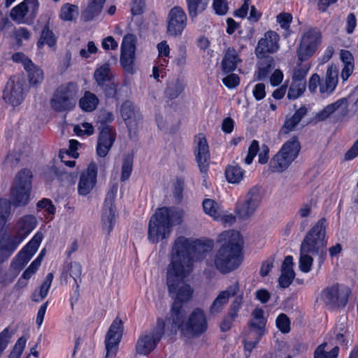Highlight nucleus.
Instances as JSON below:
<instances>
[{
  "label": "nucleus",
  "mask_w": 358,
  "mask_h": 358,
  "mask_svg": "<svg viewBox=\"0 0 358 358\" xmlns=\"http://www.w3.org/2000/svg\"><path fill=\"white\" fill-rule=\"evenodd\" d=\"M213 247L212 241H191L185 236L178 237L171 250V262L168 266L169 289L174 290L184 275V268L192 270L194 261L203 260Z\"/></svg>",
  "instance_id": "f257e3e1"
},
{
  "label": "nucleus",
  "mask_w": 358,
  "mask_h": 358,
  "mask_svg": "<svg viewBox=\"0 0 358 358\" xmlns=\"http://www.w3.org/2000/svg\"><path fill=\"white\" fill-rule=\"evenodd\" d=\"M220 239L224 243L215 253L214 265L220 273L228 274L237 269L243 260V240L235 230L223 231Z\"/></svg>",
  "instance_id": "f03ea898"
},
{
  "label": "nucleus",
  "mask_w": 358,
  "mask_h": 358,
  "mask_svg": "<svg viewBox=\"0 0 358 358\" xmlns=\"http://www.w3.org/2000/svg\"><path fill=\"white\" fill-rule=\"evenodd\" d=\"M182 211L176 207H162L150 217L148 229V240L152 244L166 241L176 225L182 222Z\"/></svg>",
  "instance_id": "7ed1b4c3"
},
{
  "label": "nucleus",
  "mask_w": 358,
  "mask_h": 358,
  "mask_svg": "<svg viewBox=\"0 0 358 358\" xmlns=\"http://www.w3.org/2000/svg\"><path fill=\"white\" fill-rule=\"evenodd\" d=\"M327 227L326 218L322 217L318 220L306 233L300 246L302 251L317 256L320 267L324 264L327 256Z\"/></svg>",
  "instance_id": "20e7f679"
},
{
  "label": "nucleus",
  "mask_w": 358,
  "mask_h": 358,
  "mask_svg": "<svg viewBox=\"0 0 358 358\" xmlns=\"http://www.w3.org/2000/svg\"><path fill=\"white\" fill-rule=\"evenodd\" d=\"M33 174L28 169H21L15 176L10 190V203L14 208L24 207L31 200Z\"/></svg>",
  "instance_id": "39448f33"
},
{
  "label": "nucleus",
  "mask_w": 358,
  "mask_h": 358,
  "mask_svg": "<svg viewBox=\"0 0 358 358\" xmlns=\"http://www.w3.org/2000/svg\"><path fill=\"white\" fill-rule=\"evenodd\" d=\"M301 150V143L296 136H293L285 141L280 150L271 159L269 168L272 172L282 173L298 157Z\"/></svg>",
  "instance_id": "423d86ee"
},
{
  "label": "nucleus",
  "mask_w": 358,
  "mask_h": 358,
  "mask_svg": "<svg viewBox=\"0 0 358 358\" xmlns=\"http://www.w3.org/2000/svg\"><path fill=\"white\" fill-rule=\"evenodd\" d=\"M92 77L97 87L106 99H119L117 95L119 83L108 62L97 65Z\"/></svg>",
  "instance_id": "0eeeda50"
},
{
  "label": "nucleus",
  "mask_w": 358,
  "mask_h": 358,
  "mask_svg": "<svg viewBox=\"0 0 358 358\" xmlns=\"http://www.w3.org/2000/svg\"><path fill=\"white\" fill-rule=\"evenodd\" d=\"M77 92V85L73 82L59 86L50 99L52 109L59 113L71 110L75 106Z\"/></svg>",
  "instance_id": "6e6552de"
},
{
  "label": "nucleus",
  "mask_w": 358,
  "mask_h": 358,
  "mask_svg": "<svg viewBox=\"0 0 358 358\" xmlns=\"http://www.w3.org/2000/svg\"><path fill=\"white\" fill-rule=\"evenodd\" d=\"M338 71L336 67L327 68L324 79H321L317 73H313L309 78L308 89L310 94H315L319 88L320 94L324 97L331 95L336 90L338 81Z\"/></svg>",
  "instance_id": "1a4fd4ad"
},
{
  "label": "nucleus",
  "mask_w": 358,
  "mask_h": 358,
  "mask_svg": "<svg viewBox=\"0 0 358 358\" xmlns=\"http://www.w3.org/2000/svg\"><path fill=\"white\" fill-rule=\"evenodd\" d=\"M27 85L24 78L20 75L12 76L3 90L4 101L13 107L20 105L25 99Z\"/></svg>",
  "instance_id": "9d476101"
},
{
  "label": "nucleus",
  "mask_w": 358,
  "mask_h": 358,
  "mask_svg": "<svg viewBox=\"0 0 358 358\" xmlns=\"http://www.w3.org/2000/svg\"><path fill=\"white\" fill-rule=\"evenodd\" d=\"M262 200V196L259 187H253L248 192L244 201L238 200L234 210L235 215L242 220H246L251 217Z\"/></svg>",
  "instance_id": "9b49d317"
},
{
  "label": "nucleus",
  "mask_w": 358,
  "mask_h": 358,
  "mask_svg": "<svg viewBox=\"0 0 358 358\" xmlns=\"http://www.w3.org/2000/svg\"><path fill=\"white\" fill-rule=\"evenodd\" d=\"M42 239V234L36 233L13 259L10 270L17 273L22 270L38 250Z\"/></svg>",
  "instance_id": "f8f14e48"
},
{
  "label": "nucleus",
  "mask_w": 358,
  "mask_h": 358,
  "mask_svg": "<svg viewBox=\"0 0 358 358\" xmlns=\"http://www.w3.org/2000/svg\"><path fill=\"white\" fill-rule=\"evenodd\" d=\"M321 41V33L317 28H310L301 38L297 49L299 60L303 62L312 57Z\"/></svg>",
  "instance_id": "ddd939ff"
},
{
  "label": "nucleus",
  "mask_w": 358,
  "mask_h": 358,
  "mask_svg": "<svg viewBox=\"0 0 358 358\" xmlns=\"http://www.w3.org/2000/svg\"><path fill=\"white\" fill-rule=\"evenodd\" d=\"M338 284L327 287L321 292V299L330 308L344 307L348 301L349 290H340Z\"/></svg>",
  "instance_id": "4468645a"
},
{
  "label": "nucleus",
  "mask_w": 358,
  "mask_h": 358,
  "mask_svg": "<svg viewBox=\"0 0 358 358\" xmlns=\"http://www.w3.org/2000/svg\"><path fill=\"white\" fill-rule=\"evenodd\" d=\"M123 324L121 320L115 318L107 332L105 339L106 350V358H114L121 341Z\"/></svg>",
  "instance_id": "2eb2a0df"
},
{
  "label": "nucleus",
  "mask_w": 358,
  "mask_h": 358,
  "mask_svg": "<svg viewBox=\"0 0 358 358\" xmlns=\"http://www.w3.org/2000/svg\"><path fill=\"white\" fill-rule=\"evenodd\" d=\"M12 60L15 63H21L27 71L29 83L31 86H36L43 80V70L35 65L32 61L23 52H15L12 55Z\"/></svg>",
  "instance_id": "dca6fc26"
},
{
  "label": "nucleus",
  "mask_w": 358,
  "mask_h": 358,
  "mask_svg": "<svg viewBox=\"0 0 358 358\" xmlns=\"http://www.w3.org/2000/svg\"><path fill=\"white\" fill-rule=\"evenodd\" d=\"M24 236L3 232L0 234V264L7 261L24 241Z\"/></svg>",
  "instance_id": "f3484780"
},
{
  "label": "nucleus",
  "mask_w": 358,
  "mask_h": 358,
  "mask_svg": "<svg viewBox=\"0 0 358 358\" xmlns=\"http://www.w3.org/2000/svg\"><path fill=\"white\" fill-rule=\"evenodd\" d=\"M336 111L338 113L334 117V122H341L348 113V101L346 98H341L328 104L316 114L315 117L318 121H324Z\"/></svg>",
  "instance_id": "a211bd4d"
},
{
  "label": "nucleus",
  "mask_w": 358,
  "mask_h": 358,
  "mask_svg": "<svg viewBox=\"0 0 358 358\" xmlns=\"http://www.w3.org/2000/svg\"><path fill=\"white\" fill-rule=\"evenodd\" d=\"M187 25V15L179 6L172 8L169 13L167 34L172 36H180Z\"/></svg>",
  "instance_id": "6ab92c4d"
},
{
  "label": "nucleus",
  "mask_w": 358,
  "mask_h": 358,
  "mask_svg": "<svg viewBox=\"0 0 358 358\" xmlns=\"http://www.w3.org/2000/svg\"><path fill=\"white\" fill-rule=\"evenodd\" d=\"M97 166L92 162L87 169L80 173L78 184V192L80 195L87 196L92 192L97 182Z\"/></svg>",
  "instance_id": "aec40b11"
},
{
  "label": "nucleus",
  "mask_w": 358,
  "mask_h": 358,
  "mask_svg": "<svg viewBox=\"0 0 358 358\" xmlns=\"http://www.w3.org/2000/svg\"><path fill=\"white\" fill-rule=\"evenodd\" d=\"M194 155L200 173L203 178H206L209 169L210 152L207 140L202 134L198 136Z\"/></svg>",
  "instance_id": "412c9836"
},
{
  "label": "nucleus",
  "mask_w": 358,
  "mask_h": 358,
  "mask_svg": "<svg viewBox=\"0 0 358 358\" xmlns=\"http://www.w3.org/2000/svg\"><path fill=\"white\" fill-rule=\"evenodd\" d=\"M99 134L96 148V154L100 157H105L116 139V130L112 126L98 128Z\"/></svg>",
  "instance_id": "4be33fe9"
},
{
  "label": "nucleus",
  "mask_w": 358,
  "mask_h": 358,
  "mask_svg": "<svg viewBox=\"0 0 358 358\" xmlns=\"http://www.w3.org/2000/svg\"><path fill=\"white\" fill-rule=\"evenodd\" d=\"M279 39V35L275 31L271 30L266 31L264 38L259 40L255 48L257 57H264L266 53L276 52L280 48Z\"/></svg>",
  "instance_id": "5701e85b"
},
{
  "label": "nucleus",
  "mask_w": 358,
  "mask_h": 358,
  "mask_svg": "<svg viewBox=\"0 0 358 358\" xmlns=\"http://www.w3.org/2000/svg\"><path fill=\"white\" fill-rule=\"evenodd\" d=\"M207 328L208 323L204 311L200 308H194L186 324L187 331L194 336H199L205 332Z\"/></svg>",
  "instance_id": "b1692460"
},
{
  "label": "nucleus",
  "mask_w": 358,
  "mask_h": 358,
  "mask_svg": "<svg viewBox=\"0 0 358 358\" xmlns=\"http://www.w3.org/2000/svg\"><path fill=\"white\" fill-rule=\"evenodd\" d=\"M38 7V0H24L11 9L10 16L18 24L24 23V17L28 10H31L32 13H36Z\"/></svg>",
  "instance_id": "393cba45"
},
{
  "label": "nucleus",
  "mask_w": 358,
  "mask_h": 358,
  "mask_svg": "<svg viewBox=\"0 0 358 358\" xmlns=\"http://www.w3.org/2000/svg\"><path fill=\"white\" fill-rule=\"evenodd\" d=\"M185 268H184V275L181 280H180L175 286L174 290L171 292L169 289L168 283V273H166V284L168 287V291L170 296L174 298V301L181 303L182 304L185 302L188 301L192 296L193 289L191 286L188 284L183 283L185 278Z\"/></svg>",
  "instance_id": "a878e982"
},
{
  "label": "nucleus",
  "mask_w": 358,
  "mask_h": 358,
  "mask_svg": "<svg viewBox=\"0 0 358 358\" xmlns=\"http://www.w3.org/2000/svg\"><path fill=\"white\" fill-rule=\"evenodd\" d=\"M308 110L305 106H301L296 110L294 113L289 117H286L285 122L280 128V133L282 134H288L295 130L297 125L301 120L306 115Z\"/></svg>",
  "instance_id": "bb28decb"
},
{
  "label": "nucleus",
  "mask_w": 358,
  "mask_h": 358,
  "mask_svg": "<svg viewBox=\"0 0 358 358\" xmlns=\"http://www.w3.org/2000/svg\"><path fill=\"white\" fill-rule=\"evenodd\" d=\"M251 315L252 319L249 321L248 326L250 329L256 331L257 336L262 337L265 334L267 322L264 311L262 308H255Z\"/></svg>",
  "instance_id": "cd10ccee"
},
{
  "label": "nucleus",
  "mask_w": 358,
  "mask_h": 358,
  "mask_svg": "<svg viewBox=\"0 0 358 358\" xmlns=\"http://www.w3.org/2000/svg\"><path fill=\"white\" fill-rule=\"evenodd\" d=\"M257 64V70L254 73L253 81H262L268 78L275 68V62L271 57H262Z\"/></svg>",
  "instance_id": "c85d7f7f"
},
{
  "label": "nucleus",
  "mask_w": 358,
  "mask_h": 358,
  "mask_svg": "<svg viewBox=\"0 0 358 358\" xmlns=\"http://www.w3.org/2000/svg\"><path fill=\"white\" fill-rule=\"evenodd\" d=\"M239 62H241V59L236 50L234 48H227L221 62L222 72L226 74L232 73Z\"/></svg>",
  "instance_id": "c756f323"
},
{
  "label": "nucleus",
  "mask_w": 358,
  "mask_h": 358,
  "mask_svg": "<svg viewBox=\"0 0 358 358\" xmlns=\"http://www.w3.org/2000/svg\"><path fill=\"white\" fill-rule=\"evenodd\" d=\"M57 42V37L50 28L49 22L43 27L40 37L36 43L38 49H42L44 45H48L50 48L55 49Z\"/></svg>",
  "instance_id": "7c9ffc66"
},
{
  "label": "nucleus",
  "mask_w": 358,
  "mask_h": 358,
  "mask_svg": "<svg viewBox=\"0 0 358 358\" xmlns=\"http://www.w3.org/2000/svg\"><path fill=\"white\" fill-rule=\"evenodd\" d=\"M185 317L182 304L173 301L171 308V316L169 318V321L171 322L172 330L176 331L181 328L184 324Z\"/></svg>",
  "instance_id": "2f4dec72"
},
{
  "label": "nucleus",
  "mask_w": 358,
  "mask_h": 358,
  "mask_svg": "<svg viewBox=\"0 0 358 358\" xmlns=\"http://www.w3.org/2000/svg\"><path fill=\"white\" fill-rule=\"evenodd\" d=\"M159 342L148 334L141 335L136 343V351L137 354L148 355L156 348Z\"/></svg>",
  "instance_id": "473e14b6"
},
{
  "label": "nucleus",
  "mask_w": 358,
  "mask_h": 358,
  "mask_svg": "<svg viewBox=\"0 0 358 358\" xmlns=\"http://www.w3.org/2000/svg\"><path fill=\"white\" fill-rule=\"evenodd\" d=\"M106 0H89L87 6L83 10L81 16L85 22L92 20L99 15Z\"/></svg>",
  "instance_id": "72a5a7b5"
},
{
  "label": "nucleus",
  "mask_w": 358,
  "mask_h": 358,
  "mask_svg": "<svg viewBox=\"0 0 358 358\" xmlns=\"http://www.w3.org/2000/svg\"><path fill=\"white\" fill-rule=\"evenodd\" d=\"M37 224L36 218L32 215H26L22 217L17 223L18 233L24 238L35 229Z\"/></svg>",
  "instance_id": "f704fd0d"
},
{
  "label": "nucleus",
  "mask_w": 358,
  "mask_h": 358,
  "mask_svg": "<svg viewBox=\"0 0 358 358\" xmlns=\"http://www.w3.org/2000/svg\"><path fill=\"white\" fill-rule=\"evenodd\" d=\"M340 58L344 65L341 76L343 80H346L353 72L354 57L349 50H341Z\"/></svg>",
  "instance_id": "c9c22d12"
},
{
  "label": "nucleus",
  "mask_w": 358,
  "mask_h": 358,
  "mask_svg": "<svg viewBox=\"0 0 358 358\" xmlns=\"http://www.w3.org/2000/svg\"><path fill=\"white\" fill-rule=\"evenodd\" d=\"M99 103V99L97 96L90 91H86L79 101V106L85 112L94 111Z\"/></svg>",
  "instance_id": "e433bc0d"
},
{
  "label": "nucleus",
  "mask_w": 358,
  "mask_h": 358,
  "mask_svg": "<svg viewBox=\"0 0 358 358\" xmlns=\"http://www.w3.org/2000/svg\"><path fill=\"white\" fill-rule=\"evenodd\" d=\"M224 174L229 183L238 184L243 179L245 171L238 164H231L226 167Z\"/></svg>",
  "instance_id": "4c0bfd02"
},
{
  "label": "nucleus",
  "mask_w": 358,
  "mask_h": 358,
  "mask_svg": "<svg viewBox=\"0 0 358 358\" xmlns=\"http://www.w3.org/2000/svg\"><path fill=\"white\" fill-rule=\"evenodd\" d=\"M120 114L130 132L133 126V120L136 117L134 108L131 101L127 100L122 103L120 107Z\"/></svg>",
  "instance_id": "58836bf2"
},
{
  "label": "nucleus",
  "mask_w": 358,
  "mask_h": 358,
  "mask_svg": "<svg viewBox=\"0 0 358 358\" xmlns=\"http://www.w3.org/2000/svg\"><path fill=\"white\" fill-rule=\"evenodd\" d=\"M53 274L52 273H49L47 274L44 281L41 284L39 291L36 290L31 296V299L34 302H40L43 299H45L49 292L50 288L52 282L53 280Z\"/></svg>",
  "instance_id": "ea45409f"
},
{
  "label": "nucleus",
  "mask_w": 358,
  "mask_h": 358,
  "mask_svg": "<svg viewBox=\"0 0 358 358\" xmlns=\"http://www.w3.org/2000/svg\"><path fill=\"white\" fill-rule=\"evenodd\" d=\"M135 58V50L133 48L130 50L122 49L120 55V64L122 67L128 73H133L134 62Z\"/></svg>",
  "instance_id": "a19ab883"
},
{
  "label": "nucleus",
  "mask_w": 358,
  "mask_h": 358,
  "mask_svg": "<svg viewBox=\"0 0 358 358\" xmlns=\"http://www.w3.org/2000/svg\"><path fill=\"white\" fill-rule=\"evenodd\" d=\"M184 90L183 80L176 78L168 83L165 90V96L170 100L176 99Z\"/></svg>",
  "instance_id": "79ce46f5"
},
{
  "label": "nucleus",
  "mask_w": 358,
  "mask_h": 358,
  "mask_svg": "<svg viewBox=\"0 0 358 358\" xmlns=\"http://www.w3.org/2000/svg\"><path fill=\"white\" fill-rule=\"evenodd\" d=\"M209 0H186L188 13L192 19L196 17L199 13L206 10Z\"/></svg>",
  "instance_id": "37998d69"
},
{
  "label": "nucleus",
  "mask_w": 358,
  "mask_h": 358,
  "mask_svg": "<svg viewBox=\"0 0 358 358\" xmlns=\"http://www.w3.org/2000/svg\"><path fill=\"white\" fill-rule=\"evenodd\" d=\"M78 15V6L71 3H64L60 10L59 17L64 21H72Z\"/></svg>",
  "instance_id": "c03bdc74"
},
{
  "label": "nucleus",
  "mask_w": 358,
  "mask_h": 358,
  "mask_svg": "<svg viewBox=\"0 0 358 358\" xmlns=\"http://www.w3.org/2000/svg\"><path fill=\"white\" fill-rule=\"evenodd\" d=\"M203 208L207 215L213 217L215 220H219L221 217L219 205L216 201L210 199H206L202 203Z\"/></svg>",
  "instance_id": "a18cd8bd"
},
{
  "label": "nucleus",
  "mask_w": 358,
  "mask_h": 358,
  "mask_svg": "<svg viewBox=\"0 0 358 358\" xmlns=\"http://www.w3.org/2000/svg\"><path fill=\"white\" fill-rule=\"evenodd\" d=\"M45 254V249L42 250L38 257L31 263V264L23 272L20 278L29 280L36 272L41 266L42 259ZM21 279L19 280L20 281Z\"/></svg>",
  "instance_id": "49530a36"
},
{
  "label": "nucleus",
  "mask_w": 358,
  "mask_h": 358,
  "mask_svg": "<svg viewBox=\"0 0 358 358\" xmlns=\"http://www.w3.org/2000/svg\"><path fill=\"white\" fill-rule=\"evenodd\" d=\"M327 345L326 342L320 344L314 352V358H337L339 352L338 346L334 347L329 352L325 351Z\"/></svg>",
  "instance_id": "de8ad7c7"
},
{
  "label": "nucleus",
  "mask_w": 358,
  "mask_h": 358,
  "mask_svg": "<svg viewBox=\"0 0 358 358\" xmlns=\"http://www.w3.org/2000/svg\"><path fill=\"white\" fill-rule=\"evenodd\" d=\"M228 302L229 301L219 293L209 307V315L210 316L219 315L222 312L224 306L228 303Z\"/></svg>",
  "instance_id": "09e8293b"
},
{
  "label": "nucleus",
  "mask_w": 358,
  "mask_h": 358,
  "mask_svg": "<svg viewBox=\"0 0 358 358\" xmlns=\"http://www.w3.org/2000/svg\"><path fill=\"white\" fill-rule=\"evenodd\" d=\"M306 88V83H301L292 80L288 89L287 98L289 100H295L303 95Z\"/></svg>",
  "instance_id": "8fccbe9b"
},
{
  "label": "nucleus",
  "mask_w": 358,
  "mask_h": 358,
  "mask_svg": "<svg viewBox=\"0 0 358 358\" xmlns=\"http://www.w3.org/2000/svg\"><path fill=\"white\" fill-rule=\"evenodd\" d=\"M310 252H305L300 249L299 267L301 272L307 273L310 271L313 263V258Z\"/></svg>",
  "instance_id": "3c124183"
},
{
  "label": "nucleus",
  "mask_w": 358,
  "mask_h": 358,
  "mask_svg": "<svg viewBox=\"0 0 358 358\" xmlns=\"http://www.w3.org/2000/svg\"><path fill=\"white\" fill-rule=\"evenodd\" d=\"M133 170V157L128 155L123 159L121 177L120 180L122 182L127 180Z\"/></svg>",
  "instance_id": "603ef678"
},
{
  "label": "nucleus",
  "mask_w": 358,
  "mask_h": 358,
  "mask_svg": "<svg viewBox=\"0 0 358 358\" xmlns=\"http://www.w3.org/2000/svg\"><path fill=\"white\" fill-rule=\"evenodd\" d=\"M292 15L289 13L282 12L276 16V22L280 27L287 31L286 36L290 33V24L292 22Z\"/></svg>",
  "instance_id": "864d4df0"
},
{
  "label": "nucleus",
  "mask_w": 358,
  "mask_h": 358,
  "mask_svg": "<svg viewBox=\"0 0 358 358\" xmlns=\"http://www.w3.org/2000/svg\"><path fill=\"white\" fill-rule=\"evenodd\" d=\"M277 328L282 333L287 334L290 331V320L285 313H280L275 320Z\"/></svg>",
  "instance_id": "5fc2aeb1"
},
{
  "label": "nucleus",
  "mask_w": 358,
  "mask_h": 358,
  "mask_svg": "<svg viewBox=\"0 0 358 358\" xmlns=\"http://www.w3.org/2000/svg\"><path fill=\"white\" fill-rule=\"evenodd\" d=\"M102 221L105 227L107 228L108 234L113 229L115 223V209H108V211L104 212L102 215Z\"/></svg>",
  "instance_id": "6e6d98bb"
},
{
  "label": "nucleus",
  "mask_w": 358,
  "mask_h": 358,
  "mask_svg": "<svg viewBox=\"0 0 358 358\" xmlns=\"http://www.w3.org/2000/svg\"><path fill=\"white\" fill-rule=\"evenodd\" d=\"M165 324V321L162 318H157L156 327L148 334L159 342L164 334Z\"/></svg>",
  "instance_id": "4d7b16f0"
},
{
  "label": "nucleus",
  "mask_w": 358,
  "mask_h": 358,
  "mask_svg": "<svg viewBox=\"0 0 358 358\" xmlns=\"http://www.w3.org/2000/svg\"><path fill=\"white\" fill-rule=\"evenodd\" d=\"M295 277L294 271H281V274L278 279L279 285L282 288L288 287Z\"/></svg>",
  "instance_id": "13d9d810"
},
{
  "label": "nucleus",
  "mask_w": 358,
  "mask_h": 358,
  "mask_svg": "<svg viewBox=\"0 0 358 358\" xmlns=\"http://www.w3.org/2000/svg\"><path fill=\"white\" fill-rule=\"evenodd\" d=\"M36 208L40 210L44 209L47 213L51 215H54L56 213V208L50 199L43 198L38 201L36 203Z\"/></svg>",
  "instance_id": "bf43d9fd"
},
{
  "label": "nucleus",
  "mask_w": 358,
  "mask_h": 358,
  "mask_svg": "<svg viewBox=\"0 0 358 358\" xmlns=\"http://www.w3.org/2000/svg\"><path fill=\"white\" fill-rule=\"evenodd\" d=\"M240 290V285L238 280H236L233 283H231L230 285H229L226 289L220 291L219 293L224 296L226 299L228 301L231 297L236 296L238 292Z\"/></svg>",
  "instance_id": "052dcab7"
},
{
  "label": "nucleus",
  "mask_w": 358,
  "mask_h": 358,
  "mask_svg": "<svg viewBox=\"0 0 358 358\" xmlns=\"http://www.w3.org/2000/svg\"><path fill=\"white\" fill-rule=\"evenodd\" d=\"M185 187V180L182 177L176 178V182L173 185V197L179 202L182 201L183 198V191Z\"/></svg>",
  "instance_id": "680f3d73"
},
{
  "label": "nucleus",
  "mask_w": 358,
  "mask_h": 358,
  "mask_svg": "<svg viewBox=\"0 0 358 358\" xmlns=\"http://www.w3.org/2000/svg\"><path fill=\"white\" fill-rule=\"evenodd\" d=\"M27 340L24 337H20L13 346L10 353V358H20V356L25 348Z\"/></svg>",
  "instance_id": "e2e57ef3"
},
{
  "label": "nucleus",
  "mask_w": 358,
  "mask_h": 358,
  "mask_svg": "<svg viewBox=\"0 0 358 358\" xmlns=\"http://www.w3.org/2000/svg\"><path fill=\"white\" fill-rule=\"evenodd\" d=\"M309 68L306 66H301L296 68L292 74V80L301 83H306V77L308 74Z\"/></svg>",
  "instance_id": "0e129e2a"
},
{
  "label": "nucleus",
  "mask_w": 358,
  "mask_h": 358,
  "mask_svg": "<svg viewBox=\"0 0 358 358\" xmlns=\"http://www.w3.org/2000/svg\"><path fill=\"white\" fill-rule=\"evenodd\" d=\"M12 337V333L10 331V327L5 328L0 333V357L3 351L6 349L10 340Z\"/></svg>",
  "instance_id": "69168bd1"
},
{
  "label": "nucleus",
  "mask_w": 358,
  "mask_h": 358,
  "mask_svg": "<svg viewBox=\"0 0 358 358\" xmlns=\"http://www.w3.org/2000/svg\"><path fill=\"white\" fill-rule=\"evenodd\" d=\"M115 119L114 114L112 111L104 110L101 113L99 116V126L98 128H103L106 126H110Z\"/></svg>",
  "instance_id": "338daca9"
},
{
  "label": "nucleus",
  "mask_w": 358,
  "mask_h": 358,
  "mask_svg": "<svg viewBox=\"0 0 358 358\" xmlns=\"http://www.w3.org/2000/svg\"><path fill=\"white\" fill-rule=\"evenodd\" d=\"M213 8L215 14L218 15H225L229 9L227 0H213Z\"/></svg>",
  "instance_id": "774afa93"
}]
</instances>
